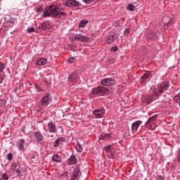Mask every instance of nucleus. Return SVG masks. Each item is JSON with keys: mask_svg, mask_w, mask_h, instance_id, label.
Masks as SVG:
<instances>
[{"mask_svg": "<svg viewBox=\"0 0 180 180\" xmlns=\"http://www.w3.org/2000/svg\"><path fill=\"white\" fill-rule=\"evenodd\" d=\"M63 8L59 6H50L49 9L44 12V16L50 18H63L67 15L65 12H62Z\"/></svg>", "mask_w": 180, "mask_h": 180, "instance_id": "obj_1", "label": "nucleus"}, {"mask_svg": "<svg viewBox=\"0 0 180 180\" xmlns=\"http://www.w3.org/2000/svg\"><path fill=\"white\" fill-rule=\"evenodd\" d=\"M169 88V83L167 82H162L158 85V91H157V89H155L153 90V95H155V96H160V95H162V94H164V92H165V91H167Z\"/></svg>", "mask_w": 180, "mask_h": 180, "instance_id": "obj_2", "label": "nucleus"}, {"mask_svg": "<svg viewBox=\"0 0 180 180\" xmlns=\"http://www.w3.org/2000/svg\"><path fill=\"white\" fill-rule=\"evenodd\" d=\"M91 93L94 95H108L109 94V89L103 86H98L92 89Z\"/></svg>", "mask_w": 180, "mask_h": 180, "instance_id": "obj_3", "label": "nucleus"}, {"mask_svg": "<svg viewBox=\"0 0 180 180\" xmlns=\"http://www.w3.org/2000/svg\"><path fill=\"white\" fill-rule=\"evenodd\" d=\"M157 117H158V115H155L150 117L146 123V127L149 130H155V128L157 127L154 124V122H154V120H157Z\"/></svg>", "mask_w": 180, "mask_h": 180, "instance_id": "obj_4", "label": "nucleus"}, {"mask_svg": "<svg viewBox=\"0 0 180 180\" xmlns=\"http://www.w3.org/2000/svg\"><path fill=\"white\" fill-rule=\"evenodd\" d=\"M79 75V72L78 70H75L68 78L69 82H72L73 84H77L78 81V76Z\"/></svg>", "mask_w": 180, "mask_h": 180, "instance_id": "obj_5", "label": "nucleus"}, {"mask_svg": "<svg viewBox=\"0 0 180 180\" xmlns=\"http://www.w3.org/2000/svg\"><path fill=\"white\" fill-rule=\"evenodd\" d=\"M143 123L142 121L138 120L135 122H134L131 125V130H132V133H137V131H140V130H141V124Z\"/></svg>", "mask_w": 180, "mask_h": 180, "instance_id": "obj_6", "label": "nucleus"}, {"mask_svg": "<svg viewBox=\"0 0 180 180\" xmlns=\"http://www.w3.org/2000/svg\"><path fill=\"white\" fill-rule=\"evenodd\" d=\"M81 177V170L79 169V167H76L74 169L70 180H79V178Z\"/></svg>", "mask_w": 180, "mask_h": 180, "instance_id": "obj_7", "label": "nucleus"}, {"mask_svg": "<svg viewBox=\"0 0 180 180\" xmlns=\"http://www.w3.org/2000/svg\"><path fill=\"white\" fill-rule=\"evenodd\" d=\"M63 5L68 6V8H77L79 6V2L77 1V0H68L63 3Z\"/></svg>", "mask_w": 180, "mask_h": 180, "instance_id": "obj_8", "label": "nucleus"}, {"mask_svg": "<svg viewBox=\"0 0 180 180\" xmlns=\"http://www.w3.org/2000/svg\"><path fill=\"white\" fill-rule=\"evenodd\" d=\"M116 84V80L112 78H105L101 80V84L106 86H110V85H115Z\"/></svg>", "mask_w": 180, "mask_h": 180, "instance_id": "obj_9", "label": "nucleus"}, {"mask_svg": "<svg viewBox=\"0 0 180 180\" xmlns=\"http://www.w3.org/2000/svg\"><path fill=\"white\" fill-rule=\"evenodd\" d=\"M51 102V96L50 94L46 93L42 98L41 106H47Z\"/></svg>", "mask_w": 180, "mask_h": 180, "instance_id": "obj_10", "label": "nucleus"}, {"mask_svg": "<svg viewBox=\"0 0 180 180\" xmlns=\"http://www.w3.org/2000/svg\"><path fill=\"white\" fill-rule=\"evenodd\" d=\"M117 39V35H116V33L113 32H110L107 37V42L109 43V44L115 43V41H116Z\"/></svg>", "mask_w": 180, "mask_h": 180, "instance_id": "obj_11", "label": "nucleus"}, {"mask_svg": "<svg viewBox=\"0 0 180 180\" xmlns=\"http://www.w3.org/2000/svg\"><path fill=\"white\" fill-rule=\"evenodd\" d=\"M75 40H78L79 41H82L83 43H85L86 41H89L91 39L89 38V37L82 35L81 34H77L76 35H75Z\"/></svg>", "mask_w": 180, "mask_h": 180, "instance_id": "obj_12", "label": "nucleus"}, {"mask_svg": "<svg viewBox=\"0 0 180 180\" xmlns=\"http://www.w3.org/2000/svg\"><path fill=\"white\" fill-rule=\"evenodd\" d=\"M48 129L49 133H56L57 132V127L53 122H49L48 124Z\"/></svg>", "mask_w": 180, "mask_h": 180, "instance_id": "obj_13", "label": "nucleus"}, {"mask_svg": "<svg viewBox=\"0 0 180 180\" xmlns=\"http://www.w3.org/2000/svg\"><path fill=\"white\" fill-rule=\"evenodd\" d=\"M18 150L23 151L25 150V139H19L17 142Z\"/></svg>", "mask_w": 180, "mask_h": 180, "instance_id": "obj_14", "label": "nucleus"}, {"mask_svg": "<svg viewBox=\"0 0 180 180\" xmlns=\"http://www.w3.org/2000/svg\"><path fill=\"white\" fill-rule=\"evenodd\" d=\"M68 162L70 165H74L78 162V159L75 155H71L68 160Z\"/></svg>", "mask_w": 180, "mask_h": 180, "instance_id": "obj_15", "label": "nucleus"}, {"mask_svg": "<svg viewBox=\"0 0 180 180\" xmlns=\"http://www.w3.org/2000/svg\"><path fill=\"white\" fill-rule=\"evenodd\" d=\"M49 27H50V22L46 21V22H42L39 25V30H47Z\"/></svg>", "mask_w": 180, "mask_h": 180, "instance_id": "obj_16", "label": "nucleus"}, {"mask_svg": "<svg viewBox=\"0 0 180 180\" xmlns=\"http://www.w3.org/2000/svg\"><path fill=\"white\" fill-rule=\"evenodd\" d=\"M34 136L37 141H38V142L42 141V140L44 139L43 135L41 134V133H40V131L34 132Z\"/></svg>", "mask_w": 180, "mask_h": 180, "instance_id": "obj_17", "label": "nucleus"}, {"mask_svg": "<svg viewBox=\"0 0 180 180\" xmlns=\"http://www.w3.org/2000/svg\"><path fill=\"white\" fill-rule=\"evenodd\" d=\"M51 160L54 162H61V161L63 160V159L61 158V156L58 154H55L52 155Z\"/></svg>", "mask_w": 180, "mask_h": 180, "instance_id": "obj_18", "label": "nucleus"}, {"mask_svg": "<svg viewBox=\"0 0 180 180\" xmlns=\"http://www.w3.org/2000/svg\"><path fill=\"white\" fill-rule=\"evenodd\" d=\"M47 63V59L44 58H39L37 60V65H44Z\"/></svg>", "mask_w": 180, "mask_h": 180, "instance_id": "obj_19", "label": "nucleus"}, {"mask_svg": "<svg viewBox=\"0 0 180 180\" xmlns=\"http://www.w3.org/2000/svg\"><path fill=\"white\" fill-rule=\"evenodd\" d=\"M153 101V96H146L143 98V102L147 103V105H150Z\"/></svg>", "mask_w": 180, "mask_h": 180, "instance_id": "obj_20", "label": "nucleus"}, {"mask_svg": "<svg viewBox=\"0 0 180 180\" xmlns=\"http://www.w3.org/2000/svg\"><path fill=\"white\" fill-rule=\"evenodd\" d=\"M63 141H64V139L61 137L58 138L56 141L55 143L53 144V147H58V146H60V144H61V143H63Z\"/></svg>", "mask_w": 180, "mask_h": 180, "instance_id": "obj_21", "label": "nucleus"}, {"mask_svg": "<svg viewBox=\"0 0 180 180\" xmlns=\"http://www.w3.org/2000/svg\"><path fill=\"white\" fill-rule=\"evenodd\" d=\"M18 168H20V166H19L18 162L11 163V169H12V171H14Z\"/></svg>", "mask_w": 180, "mask_h": 180, "instance_id": "obj_22", "label": "nucleus"}, {"mask_svg": "<svg viewBox=\"0 0 180 180\" xmlns=\"http://www.w3.org/2000/svg\"><path fill=\"white\" fill-rule=\"evenodd\" d=\"M103 116V114L102 113H93L92 117L93 119H101Z\"/></svg>", "mask_w": 180, "mask_h": 180, "instance_id": "obj_23", "label": "nucleus"}, {"mask_svg": "<svg viewBox=\"0 0 180 180\" xmlns=\"http://www.w3.org/2000/svg\"><path fill=\"white\" fill-rule=\"evenodd\" d=\"M88 21L86 20H82L79 24V27H85Z\"/></svg>", "mask_w": 180, "mask_h": 180, "instance_id": "obj_24", "label": "nucleus"}, {"mask_svg": "<svg viewBox=\"0 0 180 180\" xmlns=\"http://www.w3.org/2000/svg\"><path fill=\"white\" fill-rule=\"evenodd\" d=\"M101 139H103V140H108V139H110V134H101Z\"/></svg>", "mask_w": 180, "mask_h": 180, "instance_id": "obj_25", "label": "nucleus"}, {"mask_svg": "<svg viewBox=\"0 0 180 180\" xmlns=\"http://www.w3.org/2000/svg\"><path fill=\"white\" fill-rule=\"evenodd\" d=\"M135 8H136V7H135L134 6H133V4H129V5L127 6V11H134Z\"/></svg>", "mask_w": 180, "mask_h": 180, "instance_id": "obj_26", "label": "nucleus"}, {"mask_svg": "<svg viewBox=\"0 0 180 180\" xmlns=\"http://www.w3.org/2000/svg\"><path fill=\"white\" fill-rule=\"evenodd\" d=\"M76 150L78 153H82V146H81V144L78 143L76 146Z\"/></svg>", "mask_w": 180, "mask_h": 180, "instance_id": "obj_27", "label": "nucleus"}, {"mask_svg": "<svg viewBox=\"0 0 180 180\" xmlns=\"http://www.w3.org/2000/svg\"><path fill=\"white\" fill-rule=\"evenodd\" d=\"M13 159V155H12V153H10L7 155V160L8 161H12V160Z\"/></svg>", "mask_w": 180, "mask_h": 180, "instance_id": "obj_28", "label": "nucleus"}, {"mask_svg": "<svg viewBox=\"0 0 180 180\" xmlns=\"http://www.w3.org/2000/svg\"><path fill=\"white\" fill-rule=\"evenodd\" d=\"M5 64L2 63V62H0V72H2L4 70H5Z\"/></svg>", "mask_w": 180, "mask_h": 180, "instance_id": "obj_29", "label": "nucleus"}, {"mask_svg": "<svg viewBox=\"0 0 180 180\" xmlns=\"http://www.w3.org/2000/svg\"><path fill=\"white\" fill-rule=\"evenodd\" d=\"M1 179L2 180H8V179H9V177L8 176V174L6 173H4L1 176Z\"/></svg>", "mask_w": 180, "mask_h": 180, "instance_id": "obj_30", "label": "nucleus"}, {"mask_svg": "<svg viewBox=\"0 0 180 180\" xmlns=\"http://www.w3.org/2000/svg\"><path fill=\"white\" fill-rule=\"evenodd\" d=\"M174 22H175V18H171L170 20H169V22H167V26H171V25H172Z\"/></svg>", "mask_w": 180, "mask_h": 180, "instance_id": "obj_31", "label": "nucleus"}, {"mask_svg": "<svg viewBox=\"0 0 180 180\" xmlns=\"http://www.w3.org/2000/svg\"><path fill=\"white\" fill-rule=\"evenodd\" d=\"M149 77H150V74L146 73V74H144V75L141 77V79H148Z\"/></svg>", "mask_w": 180, "mask_h": 180, "instance_id": "obj_32", "label": "nucleus"}, {"mask_svg": "<svg viewBox=\"0 0 180 180\" xmlns=\"http://www.w3.org/2000/svg\"><path fill=\"white\" fill-rule=\"evenodd\" d=\"M95 112H98L100 113H105V108H101V109H98V110H96L93 112V113H95Z\"/></svg>", "mask_w": 180, "mask_h": 180, "instance_id": "obj_33", "label": "nucleus"}, {"mask_svg": "<svg viewBox=\"0 0 180 180\" xmlns=\"http://www.w3.org/2000/svg\"><path fill=\"white\" fill-rule=\"evenodd\" d=\"M83 2H84V4H93V2H95V0H83Z\"/></svg>", "mask_w": 180, "mask_h": 180, "instance_id": "obj_34", "label": "nucleus"}, {"mask_svg": "<svg viewBox=\"0 0 180 180\" xmlns=\"http://www.w3.org/2000/svg\"><path fill=\"white\" fill-rule=\"evenodd\" d=\"M27 33H33L34 32V27H30L27 30Z\"/></svg>", "mask_w": 180, "mask_h": 180, "instance_id": "obj_35", "label": "nucleus"}, {"mask_svg": "<svg viewBox=\"0 0 180 180\" xmlns=\"http://www.w3.org/2000/svg\"><path fill=\"white\" fill-rule=\"evenodd\" d=\"M35 88L37 90L38 92H41V91H43V89H41V87H40V86L36 84L35 85Z\"/></svg>", "mask_w": 180, "mask_h": 180, "instance_id": "obj_36", "label": "nucleus"}, {"mask_svg": "<svg viewBox=\"0 0 180 180\" xmlns=\"http://www.w3.org/2000/svg\"><path fill=\"white\" fill-rule=\"evenodd\" d=\"M117 50H119V48L117 47V46H112V47L110 49V51H117Z\"/></svg>", "mask_w": 180, "mask_h": 180, "instance_id": "obj_37", "label": "nucleus"}, {"mask_svg": "<svg viewBox=\"0 0 180 180\" xmlns=\"http://www.w3.org/2000/svg\"><path fill=\"white\" fill-rule=\"evenodd\" d=\"M129 33H130V30L129 29H126L124 32V36H129Z\"/></svg>", "mask_w": 180, "mask_h": 180, "instance_id": "obj_38", "label": "nucleus"}, {"mask_svg": "<svg viewBox=\"0 0 180 180\" xmlns=\"http://www.w3.org/2000/svg\"><path fill=\"white\" fill-rule=\"evenodd\" d=\"M0 105L5 106V105H6V100H0Z\"/></svg>", "mask_w": 180, "mask_h": 180, "instance_id": "obj_39", "label": "nucleus"}, {"mask_svg": "<svg viewBox=\"0 0 180 180\" xmlns=\"http://www.w3.org/2000/svg\"><path fill=\"white\" fill-rule=\"evenodd\" d=\"M156 180H164V176H161V175H157L155 177Z\"/></svg>", "mask_w": 180, "mask_h": 180, "instance_id": "obj_40", "label": "nucleus"}, {"mask_svg": "<svg viewBox=\"0 0 180 180\" xmlns=\"http://www.w3.org/2000/svg\"><path fill=\"white\" fill-rule=\"evenodd\" d=\"M68 63H70V64H72V63H74V61H75V58H68Z\"/></svg>", "mask_w": 180, "mask_h": 180, "instance_id": "obj_41", "label": "nucleus"}, {"mask_svg": "<svg viewBox=\"0 0 180 180\" xmlns=\"http://www.w3.org/2000/svg\"><path fill=\"white\" fill-rule=\"evenodd\" d=\"M111 147H112V146H105V151H108V152L109 153V151H110Z\"/></svg>", "mask_w": 180, "mask_h": 180, "instance_id": "obj_42", "label": "nucleus"}, {"mask_svg": "<svg viewBox=\"0 0 180 180\" xmlns=\"http://www.w3.org/2000/svg\"><path fill=\"white\" fill-rule=\"evenodd\" d=\"M17 174V175L18 176H22L23 174H22V172H20V170L17 171V172H15Z\"/></svg>", "mask_w": 180, "mask_h": 180, "instance_id": "obj_43", "label": "nucleus"}, {"mask_svg": "<svg viewBox=\"0 0 180 180\" xmlns=\"http://www.w3.org/2000/svg\"><path fill=\"white\" fill-rule=\"evenodd\" d=\"M4 82V76L0 75V84H2Z\"/></svg>", "mask_w": 180, "mask_h": 180, "instance_id": "obj_44", "label": "nucleus"}, {"mask_svg": "<svg viewBox=\"0 0 180 180\" xmlns=\"http://www.w3.org/2000/svg\"><path fill=\"white\" fill-rule=\"evenodd\" d=\"M68 175V173L67 172H65L63 174L60 175V176L65 177Z\"/></svg>", "mask_w": 180, "mask_h": 180, "instance_id": "obj_45", "label": "nucleus"}, {"mask_svg": "<svg viewBox=\"0 0 180 180\" xmlns=\"http://www.w3.org/2000/svg\"><path fill=\"white\" fill-rule=\"evenodd\" d=\"M174 102L179 103V99L178 98V96L174 97Z\"/></svg>", "mask_w": 180, "mask_h": 180, "instance_id": "obj_46", "label": "nucleus"}, {"mask_svg": "<svg viewBox=\"0 0 180 180\" xmlns=\"http://www.w3.org/2000/svg\"><path fill=\"white\" fill-rule=\"evenodd\" d=\"M20 168H17V169H15V170H13L14 172H18V171H20Z\"/></svg>", "mask_w": 180, "mask_h": 180, "instance_id": "obj_47", "label": "nucleus"}, {"mask_svg": "<svg viewBox=\"0 0 180 180\" xmlns=\"http://www.w3.org/2000/svg\"><path fill=\"white\" fill-rule=\"evenodd\" d=\"M178 161H179V162H180V155H179V156H178Z\"/></svg>", "mask_w": 180, "mask_h": 180, "instance_id": "obj_48", "label": "nucleus"}, {"mask_svg": "<svg viewBox=\"0 0 180 180\" xmlns=\"http://www.w3.org/2000/svg\"><path fill=\"white\" fill-rule=\"evenodd\" d=\"M166 19H169V18H168V17H166Z\"/></svg>", "mask_w": 180, "mask_h": 180, "instance_id": "obj_49", "label": "nucleus"}]
</instances>
